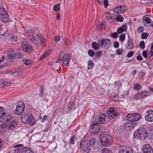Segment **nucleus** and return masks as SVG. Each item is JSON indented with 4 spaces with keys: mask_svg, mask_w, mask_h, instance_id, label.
I'll use <instances>...</instances> for the list:
<instances>
[{
    "mask_svg": "<svg viewBox=\"0 0 153 153\" xmlns=\"http://www.w3.org/2000/svg\"><path fill=\"white\" fill-rule=\"evenodd\" d=\"M99 138L102 146H108L111 145L112 142V139L111 135L107 132H102Z\"/></svg>",
    "mask_w": 153,
    "mask_h": 153,
    "instance_id": "1",
    "label": "nucleus"
},
{
    "mask_svg": "<svg viewBox=\"0 0 153 153\" xmlns=\"http://www.w3.org/2000/svg\"><path fill=\"white\" fill-rule=\"evenodd\" d=\"M148 133L143 128H140L136 130L134 134V138L141 140H144L145 137H148Z\"/></svg>",
    "mask_w": 153,
    "mask_h": 153,
    "instance_id": "2",
    "label": "nucleus"
},
{
    "mask_svg": "<svg viewBox=\"0 0 153 153\" xmlns=\"http://www.w3.org/2000/svg\"><path fill=\"white\" fill-rule=\"evenodd\" d=\"M126 118L128 120L132 122L129 123L131 126L129 127L134 128L135 126L134 122L139 120L140 118V115L138 113H134L128 114L126 116Z\"/></svg>",
    "mask_w": 153,
    "mask_h": 153,
    "instance_id": "3",
    "label": "nucleus"
},
{
    "mask_svg": "<svg viewBox=\"0 0 153 153\" xmlns=\"http://www.w3.org/2000/svg\"><path fill=\"white\" fill-rule=\"evenodd\" d=\"M70 60L69 55L68 54L64 55V53L61 52L58 59L56 61V63H59L61 61L62 64L65 65V66L67 67L69 64Z\"/></svg>",
    "mask_w": 153,
    "mask_h": 153,
    "instance_id": "4",
    "label": "nucleus"
},
{
    "mask_svg": "<svg viewBox=\"0 0 153 153\" xmlns=\"http://www.w3.org/2000/svg\"><path fill=\"white\" fill-rule=\"evenodd\" d=\"M22 121L24 123L26 124L29 123V124L33 125L35 123V120L33 116L30 113L25 114L21 119Z\"/></svg>",
    "mask_w": 153,
    "mask_h": 153,
    "instance_id": "5",
    "label": "nucleus"
},
{
    "mask_svg": "<svg viewBox=\"0 0 153 153\" xmlns=\"http://www.w3.org/2000/svg\"><path fill=\"white\" fill-rule=\"evenodd\" d=\"M3 127H5L6 129L10 131H12L17 128V123L16 121L12 120L7 123L4 124L3 125H0V129L3 128Z\"/></svg>",
    "mask_w": 153,
    "mask_h": 153,
    "instance_id": "6",
    "label": "nucleus"
},
{
    "mask_svg": "<svg viewBox=\"0 0 153 153\" xmlns=\"http://www.w3.org/2000/svg\"><path fill=\"white\" fill-rule=\"evenodd\" d=\"M25 104L19 101L17 104V107L14 110V113L17 115L22 114L24 112L25 108Z\"/></svg>",
    "mask_w": 153,
    "mask_h": 153,
    "instance_id": "7",
    "label": "nucleus"
},
{
    "mask_svg": "<svg viewBox=\"0 0 153 153\" xmlns=\"http://www.w3.org/2000/svg\"><path fill=\"white\" fill-rule=\"evenodd\" d=\"M0 18L4 23H7L10 21L9 16L4 8H0Z\"/></svg>",
    "mask_w": 153,
    "mask_h": 153,
    "instance_id": "8",
    "label": "nucleus"
},
{
    "mask_svg": "<svg viewBox=\"0 0 153 153\" xmlns=\"http://www.w3.org/2000/svg\"><path fill=\"white\" fill-rule=\"evenodd\" d=\"M98 42L100 46L105 48V49H108L111 45V42L109 39H106L99 40L98 41Z\"/></svg>",
    "mask_w": 153,
    "mask_h": 153,
    "instance_id": "9",
    "label": "nucleus"
},
{
    "mask_svg": "<svg viewBox=\"0 0 153 153\" xmlns=\"http://www.w3.org/2000/svg\"><path fill=\"white\" fill-rule=\"evenodd\" d=\"M81 149L83 151L84 153H88L90 151V148L88 145L87 141L86 140L82 141L80 144Z\"/></svg>",
    "mask_w": 153,
    "mask_h": 153,
    "instance_id": "10",
    "label": "nucleus"
},
{
    "mask_svg": "<svg viewBox=\"0 0 153 153\" xmlns=\"http://www.w3.org/2000/svg\"><path fill=\"white\" fill-rule=\"evenodd\" d=\"M133 150L131 147L123 146L119 149V153H133Z\"/></svg>",
    "mask_w": 153,
    "mask_h": 153,
    "instance_id": "11",
    "label": "nucleus"
},
{
    "mask_svg": "<svg viewBox=\"0 0 153 153\" xmlns=\"http://www.w3.org/2000/svg\"><path fill=\"white\" fill-rule=\"evenodd\" d=\"M143 153H153V150L148 144H146L143 146L142 149Z\"/></svg>",
    "mask_w": 153,
    "mask_h": 153,
    "instance_id": "12",
    "label": "nucleus"
},
{
    "mask_svg": "<svg viewBox=\"0 0 153 153\" xmlns=\"http://www.w3.org/2000/svg\"><path fill=\"white\" fill-rule=\"evenodd\" d=\"M146 113L147 115L145 116V120L149 122H153V111H148Z\"/></svg>",
    "mask_w": 153,
    "mask_h": 153,
    "instance_id": "13",
    "label": "nucleus"
},
{
    "mask_svg": "<svg viewBox=\"0 0 153 153\" xmlns=\"http://www.w3.org/2000/svg\"><path fill=\"white\" fill-rule=\"evenodd\" d=\"M2 118L3 120V122L4 124L7 123L12 120V115L8 112H5Z\"/></svg>",
    "mask_w": 153,
    "mask_h": 153,
    "instance_id": "14",
    "label": "nucleus"
},
{
    "mask_svg": "<svg viewBox=\"0 0 153 153\" xmlns=\"http://www.w3.org/2000/svg\"><path fill=\"white\" fill-rule=\"evenodd\" d=\"M107 115L110 119H113L116 116L117 114L114 109H112L107 111Z\"/></svg>",
    "mask_w": 153,
    "mask_h": 153,
    "instance_id": "15",
    "label": "nucleus"
},
{
    "mask_svg": "<svg viewBox=\"0 0 153 153\" xmlns=\"http://www.w3.org/2000/svg\"><path fill=\"white\" fill-rule=\"evenodd\" d=\"M126 7L125 6H122L117 7L114 8L113 11L116 13H121L124 12L125 11V10H124V8H125V9Z\"/></svg>",
    "mask_w": 153,
    "mask_h": 153,
    "instance_id": "16",
    "label": "nucleus"
},
{
    "mask_svg": "<svg viewBox=\"0 0 153 153\" xmlns=\"http://www.w3.org/2000/svg\"><path fill=\"white\" fill-rule=\"evenodd\" d=\"M99 124L96 122H94L91 124L90 128L94 130V134H95V132H98V131H99L100 129L97 128L98 126H99Z\"/></svg>",
    "mask_w": 153,
    "mask_h": 153,
    "instance_id": "17",
    "label": "nucleus"
},
{
    "mask_svg": "<svg viewBox=\"0 0 153 153\" xmlns=\"http://www.w3.org/2000/svg\"><path fill=\"white\" fill-rule=\"evenodd\" d=\"M29 45L28 43L27 42H25V43H23L22 44V48L25 51L27 52L29 50L30 51H31L33 49V47L30 46V47H29Z\"/></svg>",
    "mask_w": 153,
    "mask_h": 153,
    "instance_id": "18",
    "label": "nucleus"
},
{
    "mask_svg": "<svg viewBox=\"0 0 153 153\" xmlns=\"http://www.w3.org/2000/svg\"><path fill=\"white\" fill-rule=\"evenodd\" d=\"M15 51L14 50H12L8 53L7 57L8 59L11 60L15 58Z\"/></svg>",
    "mask_w": 153,
    "mask_h": 153,
    "instance_id": "19",
    "label": "nucleus"
},
{
    "mask_svg": "<svg viewBox=\"0 0 153 153\" xmlns=\"http://www.w3.org/2000/svg\"><path fill=\"white\" fill-rule=\"evenodd\" d=\"M87 143L88 145L90 148L93 147L94 145H95V140L94 138H91L88 141H87Z\"/></svg>",
    "mask_w": 153,
    "mask_h": 153,
    "instance_id": "20",
    "label": "nucleus"
},
{
    "mask_svg": "<svg viewBox=\"0 0 153 153\" xmlns=\"http://www.w3.org/2000/svg\"><path fill=\"white\" fill-rule=\"evenodd\" d=\"M91 46L95 50L99 48L100 45L98 44V42L97 43L95 42H93L91 43Z\"/></svg>",
    "mask_w": 153,
    "mask_h": 153,
    "instance_id": "21",
    "label": "nucleus"
},
{
    "mask_svg": "<svg viewBox=\"0 0 153 153\" xmlns=\"http://www.w3.org/2000/svg\"><path fill=\"white\" fill-rule=\"evenodd\" d=\"M127 48L129 49H132L134 48V46L133 42L130 39H129L128 41V46Z\"/></svg>",
    "mask_w": 153,
    "mask_h": 153,
    "instance_id": "22",
    "label": "nucleus"
},
{
    "mask_svg": "<svg viewBox=\"0 0 153 153\" xmlns=\"http://www.w3.org/2000/svg\"><path fill=\"white\" fill-rule=\"evenodd\" d=\"M22 61L24 64L26 65H30L32 62V61L31 60H27L25 59H23Z\"/></svg>",
    "mask_w": 153,
    "mask_h": 153,
    "instance_id": "23",
    "label": "nucleus"
},
{
    "mask_svg": "<svg viewBox=\"0 0 153 153\" xmlns=\"http://www.w3.org/2000/svg\"><path fill=\"white\" fill-rule=\"evenodd\" d=\"M94 66V63L91 60H89L88 62V69H91L93 68Z\"/></svg>",
    "mask_w": 153,
    "mask_h": 153,
    "instance_id": "24",
    "label": "nucleus"
},
{
    "mask_svg": "<svg viewBox=\"0 0 153 153\" xmlns=\"http://www.w3.org/2000/svg\"><path fill=\"white\" fill-rule=\"evenodd\" d=\"M1 84L2 87H7L9 86V85L10 84V82L8 81L4 80L1 83Z\"/></svg>",
    "mask_w": 153,
    "mask_h": 153,
    "instance_id": "25",
    "label": "nucleus"
},
{
    "mask_svg": "<svg viewBox=\"0 0 153 153\" xmlns=\"http://www.w3.org/2000/svg\"><path fill=\"white\" fill-rule=\"evenodd\" d=\"M23 153H34L29 148L24 147Z\"/></svg>",
    "mask_w": 153,
    "mask_h": 153,
    "instance_id": "26",
    "label": "nucleus"
},
{
    "mask_svg": "<svg viewBox=\"0 0 153 153\" xmlns=\"http://www.w3.org/2000/svg\"><path fill=\"white\" fill-rule=\"evenodd\" d=\"M23 56V55L20 53H15V58H20Z\"/></svg>",
    "mask_w": 153,
    "mask_h": 153,
    "instance_id": "27",
    "label": "nucleus"
},
{
    "mask_svg": "<svg viewBox=\"0 0 153 153\" xmlns=\"http://www.w3.org/2000/svg\"><path fill=\"white\" fill-rule=\"evenodd\" d=\"M5 110L2 107H0V118L3 117L5 113Z\"/></svg>",
    "mask_w": 153,
    "mask_h": 153,
    "instance_id": "28",
    "label": "nucleus"
},
{
    "mask_svg": "<svg viewBox=\"0 0 153 153\" xmlns=\"http://www.w3.org/2000/svg\"><path fill=\"white\" fill-rule=\"evenodd\" d=\"M60 4L59 3H58L57 4H56L53 7V10H54L56 11H57L59 10H60Z\"/></svg>",
    "mask_w": 153,
    "mask_h": 153,
    "instance_id": "29",
    "label": "nucleus"
},
{
    "mask_svg": "<svg viewBox=\"0 0 153 153\" xmlns=\"http://www.w3.org/2000/svg\"><path fill=\"white\" fill-rule=\"evenodd\" d=\"M142 98V94H141V92H140L135 95L134 97V98L136 100H138Z\"/></svg>",
    "mask_w": 153,
    "mask_h": 153,
    "instance_id": "30",
    "label": "nucleus"
},
{
    "mask_svg": "<svg viewBox=\"0 0 153 153\" xmlns=\"http://www.w3.org/2000/svg\"><path fill=\"white\" fill-rule=\"evenodd\" d=\"M102 53L101 51H99L96 52L95 53V56L97 58H99L101 57Z\"/></svg>",
    "mask_w": 153,
    "mask_h": 153,
    "instance_id": "31",
    "label": "nucleus"
},
{
    "mask_svg": "<svg viewBox=\"0 0 153 153\" xmlns=\"http://www.w3.org/2000/svg\"><path fill=\"white\" fill-rule=\"evenodd\" d=\"M105 119L103 117H100L99 118L98 122L99 124H103L105 123Z\"/></svg>",
    "mask_w": 153,
    "mask_h": 153,
    "instance_id": "32",
    "label": "nucleus"
},
{
    "mask_svg": "<svg viewBox=\"0 0 153 153\" xmlns=\"http://www.w3.org/2000/svg\"><path fill=\"white\" fill-rule=\"evenodd\" d=\"M116 19L119 22H122L123 20V19L122 16L120 15H119L117 16Z\"/></svg>",
    "mask_w": 153,
    "mask_h": 153,
    "instance_id": "33",
    "label": "nucleus"
},
{
    "mask_svg": "<svg viewBox=\"0 0 153 153\" xmlns=\"http://www.w3.org/2000/svg\"><path fill=\"white\" fill-rule=\"evenodd\" d=\"M149 35V34L146 33H143L141 35V38L142 39L146 38Z\"/></svg>",
    "mask_w": 153,
    "mask_h": 153,
    "instance_id": "34",
    "label": "nucleus"
},
{
    "mask_svg": "<svg viewBox=\"0 0 153 153\" xmlns=\"http://www.w3.org/2000/svg\"><path fill=\"white\" fill-rule=\"evenodd\" d=\"M88 55L91 57L94 56L95 53L92 50H89L88 51Z\"/></svg>",
    "mask_w": 153,
    "mask_h": 153,
    "instance_id": "35",
    "label": "nucleus"
},
{
    "mask_svg": "<svg viewBox=\"0 0 153 153\" xmlns=\"http://www.w3.org/2000/svg\"><path fill=\"white\" fill-rule=\"evenodd\" d=\"M115 86L118 88H120L122 85L121 82H120V81H118L117 82H115Z\"/></svg>",
    "mask_w": 153,
    "mask_h": 153,
    "instance_id": "36",
    "label": "nucleus"
},
{
    "mask_svg": "<svg viewBox=\"0 0 153 153\" xmlns=\"http://www.w3.org/2000/svg\"><path fill=\"white\" fill-rule=\"evenodd\" d=\"M142 86L139 84H137L134 85V89L135 90H138L141 88Z\"/></svg>",
    "mask_w": 153,
    "mask_h": 153,
    "instance_id": "37",
    "label": "nucleus"
},
{
    "mask_svg": "<svg viewBox=\"0 0 153 153\" xmlns=\"http://www.w3.org/2000/svg\"><path fill=\"white\" fill-rule=\"evenodd\" d=\"M102 152V153H112L111 151L106 148L103 149Z\"/></svg>",
    "mask_w": 153,
    "mask_h": 153,
    "instance_id": "38",
    "label": "nucleus"
},
{
    "mask_svg": "<svg viewBox=\"0 0 153 153\" xmlns=\"http://www.w3.org/2000/svg\"><path fill=\"white\" fill-rule=\"evenodd\" d=\"M140 47L142 49H144L145 48V43L144 41H141L140 43Z\"/></svg>",
    "mask_w": 153,
    "mask_h": 153,
    "instance_id": "39",
    "label": "nucleus"
},
{
    "mask_svg": "<svg viewBox=\"0 0 153 153\" xmlns=\"http://www.w3.org/2000/svg\"><path fill=\"white\" fill-rule=\"evenodd\" d=\"M109 36L111 37L117 38L118 37V35L117 33L115 32H114L113 34H110Z\"/></svg>",
    "mask_w": 153,
    "mask_h": 153,
    "instance_id": "40",
    "label": "nucleus"
},
{
    "mask_svg": "<svg viewBox=\"0 0 153 153\" xmlns=\"http://www.w3.org/2000/svg\"><path fill=\"white\" fill-rule=\"evenodd\" d=\"M24 147L20 149H17L15 151V153H23Z\"/></svg>",
    "mask_w": 153,
    "mask_h": 153,
    "instance_id": "41",
    "label": "nucleus"
},
{
    "mask_svg": "<svg viewBox=\"0 0 153 153\" xmlns=\"http://www.w3.org/2000/svg\"><path fill=\"white\" fill-rule=\"evenodd\" d=\"M125 33H123L120 35L119 37L120 40L122 41H123L125 38Z\"/></svg>",
    "mask_w": 153,
    "mask_h": 153,
    "instance_id": "42",
    "label": "nucleus"
},
{
    "mask_svg": "<svg viewBox=\"0 0 153 153\" xmlns=\"http://www.w3.org/2000/svg\"><path fill=\"white\" fill-rule=\"evenodd\" d=\"M143 19L148 24H150L151 22V20L150 19L147 17L143 18Z\"/></svg>",
    "mask_w": 153,
    "mask_h": 153,
    "instance_id": "43",
    "label": "nucleus"
},
{
    "mask_svg": "<svg viewBox=\"0 0 153 153\" xmlns=\"http://www.w3.org/2000/svg\"><path fill=\"white\" fill-rule=\"evenodd\" d=\"M124 30L122 29V27H119L117 30V33L118 34H120L124 31Z\"/></svg>",
    "mask_w": 153,
    "mask_h": 153,
    "instance_id": "44",
    "label": "nucleus"
},
{
    "mask_svg": "<svg viewBox=\"0 0 153 153\" xmlns=\"http://www.w3.org/2000/svg\"><path fill=\"white\" fill-rule=\"evenodd\" d=\"M49 116L48 115H44L43 116V117L42 119V120L41 122L42 123L44 122L45 121L47 120Z\"/></svg>",
    "mask_w": 153,
    "mask_h": 153,
    "instance_id": "45",
    "label": "nucleus"
},
{
    "mask_svg": "<svg viewBox=\"0 0 153 153\" xmlns=\"http://www.w3.org/2000/svg\"><path fill=\"white\" fill-rule=\"evenodd\" d=\"M134 54V52L132 51H129L127 54V56L128 57H131Z\"/></svg>",
    "mask_w": 153,
    "mask_h": 153,
    "instance_id": "46",
    "label": "nucleus"
},
{
    "mask_svg": "<svg viewBox=\"0 0 153 153\" xmlns=\"http://www.w3.org/2000/svg\"><path fill=\"white\" fill-rule=\"evenodd\" d=\"M75 137L74 136H73L70 139V143L71 144H74V138Z\"/></svg>",
    "mask_w": 153,
    "mask_h": 153,
    "instance_id": "47",
    "label": "nucleus"
},
{
    "mask_svg": "<svg viewBox=\"0 0 153 153\" xmlns=\"http://www.w3.org/2000/svg\"><path fill=\"white\" fill-rule=\"evenodd\" d=\"M108 5V0H104V5L105 8H106Z\"/></svg>",
    "mask_w": 153,
    "mask_h": 153,
    "instance_id": "48",
    "label": "nucleus"
},
{
    "mask_svg": "<svg viewBox=\"0 0 153 153\" xmlns=\"http://www.w3.org/2000/svg\"><path fill=\"white\" fill-rule=\"evenodd\" d=\"M138 30L139 33H142L144 30V29L142 27H139L138 28Z\"/></svg>",
    "mask_w": 153,
    "mask_h": 153,
    "instance_id": "49",
    "label": "nucleus"
},
{
    "mask_svg": "<svg viewBox=\"0 0 153 153\" xmlns=\"http://www.w3.org/2000/svg\"><path fill=\"white\" fill-rule=\"evenodd\" d=\"M51 51L52 50H51L46 51L45 53V55H46V56H48L51 54Z\"/></svg>",
    "mask_w": 153,
    "mask_h": 153,
    "instance_id": "50",
    "label": "nucleus"
},
{
    "mask_svg": "<svg viewBox=\"0 0 153 153\" xmlns=\"http://www.w3.org/2000/svg\"><path fill=\"white\" fill-rule=\"evenodd\" d=\"M10 39L12 41L16 42L17 41V38L15 36H12L10 37Z\"/></svg>",
    "mask_w": 153,
    "mask_h": 153,
    "instance_id": "51",
    "label": "nucleus"
},
{
    "mask_svg": "<svg viewBox=\"0 0 153 153\" xmlns=\"http://www.w3.org/2000/svg\"><path fill=\"white\" fill-rule=\"evenodd\" d=\"M123 50L122 49L119 48L117 50L116 52L117 53H118L119 55H120L122 52Z\"/></svg>",
    "mask_w": 153,
    "mask_h": 153,
    "instance_id": "52",
    "label": "nucleus"
},
{
    "mask_svg": "<svg viewBox=\"0 0 153 153\" xmlns=\"http://www.w3.org/2000/svg\"><path fill=\"white\" fill-rule=\"evenodd\" d=\"M73 103L72 102H69L68 104V107L69 109H71L72 108V106H73Z\"/></svg>",
    "mask_w": 153,
    "mask_h": 153,
    "instance_id": "53",
    "label": "nucleus"
},
{
    "mask_svg": "<svg viewBox=\"0 0 153 153\" xmlns=\"http://www.w3.org/2000/svg\"><path fill=\"white\" fill-rule=\"evenodd\" d=\"M148 92L146 91L142 92H141V94H142V98L147 96V95L146 94Z\"/></svg>",
    "mask_w": 153,
    "mask_h": 153,
    "instance_id": "54",
    "label": "nucleus"
},
{
    "mask_svg": "<svg viewBox=\"0 0 153 153\" xmlns=\"http://www.w3.org/2000/svg\"><path fill=\"white\" fill-rule=\"evenodd\" d=\"M142 54L143 56L145 58L147 57V53L146 51H144L142 52Z\"/></svg>",
    "mask_w": 153,
    "mask_h": 153,
    "instance_id": "55",
    "label": "nucleus"
},
{
    "mask_svg": "<svg viewBox=\"0 0 153 153\" xmlns=\"http://www.w3.org/2000/svg\"><path fill=\"white\" fill-rule=\"evenodd\" d=\"M37 36L40 40H42V39H43L42 36L40 33H38L37 34Z\"/></svg>",
    "mask_w": 153,
    "mask_h": 153,
    "instance_id": "56",
    "label": "nucleus"
},
{
    "mask_svg": "<svg viewBox=\"0 0 153 153\" xmlns=\"http://www.w3.org/2000/svg\"><path fill=\"white\" fill-rule=\"evenodd\" d=\"M119 43L117 42H115L114 44V47L116 48H118L119 46Z\"/></svg>",
    "mask_w": 153,
    "mask_h": 153,
    "instance_id": "57",
    "label": "nucleus"
},
{
    "mask_svg": "<svg viewBox=\"0 0 153 153\" xmlns=\"http://www.w3.org/2000/svg\"><path fill=\"white\" fill-rule=\"evenodd\" d=\"M137 59L139 61H141L143 59V58L140 55H138L137 57Z\"/></svg>",
    "mask_w": 153,
    "mask_h": 153,
    "instance_id": "58",
    "label": "nucleus"
},
{
    "mask_svg": "<svg viewBox=\"0 0 153 153\" xmlns=\"http://www.w3.org/2000/svg\"><path fill=\"white\" fill-rule=\"evenodd\" d=\"M29 38L30 40L31 41H32L34 39H36V38L33 35L31 34V35H30L29 36Z\"/></svg>",
    "mask_w": 153,
    "mask_h": 153,
    "instance_id": "59",
    "label": "nucleus"
},
{
    "mask_svg": "<svg viewBox=\"0 0 153 153\" xmlns=\"http://www.w3.org/2000/svg\"><path fill=\"white\" fill-rule=\"evenodd\" d=\"M55 40L56 42H58L60 39V37L58 36H56L54 37Z\"/></svg>",
    "mask_w": 153,
    "mask_h": 153,
    "instance_id": "60",
    "label": "nucleus"
},
{
    "mask_svg": "<svg viewBox=\"0 0 153 153\" xmlns=\"http://www.w3.org/2000/svg\"><path fill=\"white\" fill-rule=\"evenodd\" d=\"M35 45L36 46H38L39 45L38 42H37V40H36V39H34L32 41Z\"/></svg>",
    "mask_w": 153,
    "mask_h": 153,
    "instance_id": "61",
    "label": "nucleus"
},
{
    "mask_svg": "<svg viewBox=\"0 0 153 153\" xmlns=\"http://www.w3.org/2000/svg\"><path fill=\"white\" fill-rule=\"evenodd\" d=\"M40 92L42 93H44V86H42L40 87Z\"/></svg>",
    "mask_w": 153,
    "mask_h": 153,
    "instance_id": "62",
    "label": "nucleus"
},
{
    "mask_svg": "<svg viewBox=\"0 0 153 153\" xmlns=\"http://www.w3.org/2000/svg\"><path fill=\"white\" fill-rule=\"evenodd\" d=\"M56 18L58 20H59L60 19V13H58L56 15Z\"/></svg>",
    "mask_w": 153,
    "mask_h": 153,
    "instance_id": "63",
    "label": "nucleus"
},
{
    "mask_svg": "<svg viewBox=\"0 0 153 153\" xmlns=\"http://www.w3.org/2000/svg\"><path fill=\"white\" fill-rule=\"evenodd\" d=\"M124 30V31L127 29V25H122V27H120Z\"/></svg>",
    "mask_w": 153,
    "mask_h": 153,
    "instance_id": "64",
    "label": "nucleus"
}]
</instances>
